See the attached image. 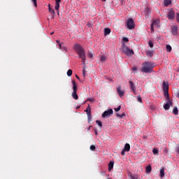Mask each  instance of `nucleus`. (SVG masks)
I'll use <instances>...</instances> for the list:
<instances>
[{"label": "nucleus", "instance_id": "nucleus-1", "mask_svg": "<svg viewBox=\"0 0 179 179\" xmlns=\"http://www.w3.org/2000/svg\"><path fill=\"white\" fill-rule=\"evenodd\" d=\"M74 50L79 56V58L82 60L83 65H85L86 62V52L82 45L77 44L74 45Z\"/></svg>", "mask_w": 179, "mask_h": 179}, {"label": "nucleus", "instance_id": "nucleus-2", "mask_svg": "<svg viewBox=\"0 0 179 179\" xmlns=\"http://www.w3.org/2000/svg\"><path fill=\"white\" fill-rule=\"evenodd\" d=\"M143 66L141 72H144V73H151V72H153L155 63L152 62H145L143 63Z\"/></svg>", "mask_w": 179, "mask_h": 179}, {"label": "nucleus", "instance_id": "nucleus-3", "mask_svg": "<svg viewBox=\"0 0 179 179\" xmlns=\"http://www.w3.org/2000/svg\"><path fill=\"white\" fill-rule=\"evenodd\" d=\"M122 51L124 55H127V57H131V55H134V52L132 49H129V48L127 47L125 43H122Z\"/></svg>", "mask_w": 179, "mask_h": 179}, {"label": "nucleus", "instance_id": "nucleus-4", "mask_svg": "<svg viewBox=\"0 0 179 179\" xmlns=\"http://www.w3.org/2000/svg\"><path fill=\"white\" fill-rule=\"evenodd\" d=\"M71 82L73 85V92L71 96L74 100H78V99H79V96H78V85L73 80Z\"/></svg>", "mask_w": 179, "mask_h": 179}, {"label": "nucleus", "instance_id": "nucleus-5", "mask_svg": "<svg viewBox=\"0 0 179 179\" xmlns=\"http://www.w3.org/2000/svg\"><path fill=\"white\" fill-rule=\"evenodd\" d=\"M162 89L164 90V96L166 97L167 100H169V83L168 82H163L162 83Z\"/></svg>", "mask_w": 179, "mask_h": 179}, {"label": "nucleus", "instance_id": "nucleus-6", "mask_svg": "<svg viewBox=\"0 0 179 179\" xmlns=\"http://www.w3.org/2000/svg\"><path fill=\"white\" fill-rule=\"evenodd\" d=\"M127 27L129 30H132L135 29V22H134V20L132 18H129L127 20Z\"/></svg>", "mask_w": 179, "mask_h": 179}, {"label": "nucleus", "instance_id": "nucleus-7", "mask_svg": "<svg viewBox=\"0 0 179 179\" xmlns=\"http://www.w3.org/2000/svg\"><path fill=\"white\" fill-rule=\"evenodd\" d=\"M166 103L164 105V110H170V106L173 107V101L170 99V96H169V99H167V97H166Z\"/></svg>", "mask_w": 179, "mask_h": 179}, {"label": "nucleus", "instance_id": "nucleus-8", "mask_svg": "<svg viewBox=\"0 0 179 179\" xmlns=\"http://www.w3.org/2000/svg\"><path fill=\"white\" fill-rule=\"evenodd\" d=\"M85 112L87 113L89 123L90 121H92V108H90V104H88V106L87 107L86 110H85Z\"/></svg>", "mask_w": 179, "mask_h": 179}, {"label": "nucleus", "instance_id": "nucleus-9", "mask_svg": "<svg viewBox=\"0 0 179 179\" xmlns=\"http://www.w3.org/2000/svg\"><path fill=\"white\" fill-rule=\"evenodd\" d=\"M167 17L169 20H173L176 18V12L173 9L169 10L167 13Z\"/></svg>", "mask_w": 179, "mask_h": 179}, {"label": "nucleus", "instance_id": "nucleus-10", "mask_svg": "<svg viewBox=\"0 0 179 179\" xmlns=\"http://www.w3.org/2000/svg\"><path fill=\"white\" fill-rule=\"evenodd\" d=\"M113 114H114V111L113 110V109H109L103 113L102 118H106V117H111Z\"/></svg>", "mask_w": 179, "mask_h": 179}, {"label": "nucleus", "instance_id": "nucleus-11", "mask_svg": "<svg viewBox=\"0 0 179 179\" xmlns=\"http://www.w3.org/2000/svg\"><path fill=\"white\" fill-rule=\"evenodd\" d=\"M130 90L134 93V94L136 95V86H135V84L132 81H129Z\"/></svg>", "mask_w": 179, "mask_h": 179}, {"label": "nucleus", "instance_id": "nucleus-12", "mask_svg": "<svg viewBox=\"0 0 179 179\" xmlns=\"http://www.w3.org/2000/svg\"><path fill=\"white\" fill-rule=\"evenodd\" d=\"M129 150H131V145L129 143H126L124 145V149L121 152L122 156H124L125 152H129Z\"/></svg>", "mask_w": 179, "mask_h": 179}, {"label": "nucleus", "instance_id": "nucleus-13", "mask_svg": "<svg viewBox=\"0 0 179 179\" xmlns=\"http://www.w3.org/2000/svg\"><path fill=\"white\" fill-rule=\"evenodd\" d=\"M171 34L173 36H177L178 34V27L177 26H173L171 27Z\"/></svg>", "mask_w": 179, "mask_h": 179}, {"label": "nucleus", "instance_id": "nucleus-14", "mask_svg": "<svg viewBox=\"0 0 179 179\" xmlns=\"http://www.w3.org/2000/svg\"><path fill=\"white\" fill-rule=\"evenodd\" d=\"M118 95L120 97H123L124 94H125V91L121 90V87H117L116 89Z\"/></svg>", "mask_w": 179, "mask_h": 179}, {"label": "nucleus", "instance_id": "nucleus-15", "mask_svg": "<svg viewBox=\"0 0 179 179\" xmlns=\"http://www.w3.org/2000/svg\"><path fill=\"white\" fill-rule=\"evenodd\" d=\"M48 10L52 15V18L55 17V10L51 8V4H48Z\"/></svg>", "mask_w": 179, "mask_h": 179}, {"label": "nucleus", "instance_id": "nucleus-16", "mask_svg": "<svg viewBox=\"0 0 179 179\" xmlns=\"http://www.w3.org/2000/svg\"><path fill=\"white\" fill-rule=\"evenodd\" d=\"M113 169H114V162H110L108 163V171H111L113 170Z\"/></svg>", "mask_w": 179, "mask_h": 179}, {"label": "nucleus", "instance_id": "nucleus-17", "mask_svg": "<svg viewBox=\"0 0 179 179\" xmlns=\"http://www.w3.org/2000/svg\"><path fill=\"white\" fill-rule=\"evenodd\" d=\"M145 171H146L147 174H150V173L152 172V166L148 165V166H146Z\"/></svg>", "mask_w": 179, "mask_h": 179}, {"label": "nucleus", "instance_id": "nucleus-18", "mask_svg": "<svg viewBox=\"0 0 179 179\" xmlns=\"http://www.w3.org/2000/svg\"><path fill=\"white\" fill-rule=\"evenodd\" d=\"M111 33V29L110 28H105L104 29V36H108Z\"/></svg>", "mask_w": 179, "mask_h": 179}, {"label": "nucleus", "instance_id": "nucleus-19", "mask_svg": "<svg viewBox=\"0 0 179 179\" xmlns=\"http://www.w3.org/2000/svg\"><path fill=\"white\" fill-rule=\"evenodd\" d=\"M144 13L145 16H149V15H150V8H149V7H147L144 11Z\"/></svg>", "mask_w": 179, "mask_h": 179}, {"label": "nucleus", "instance_id": "nucleus-20", "mask_svg": "<svg viewBox=\"0 0 179 179\" xmlns=\"http://www.w3.org/2000/svg\"><path fill=\"white\" fill-rule=\"evenodd\" d=\"M100 61L101 62H106V61H107V57H106V55L101 56Z\"/></svg>", "mask_w": 179, "mask_h": 179}, {"label": "nucleus", "instance_id": "nucleus-21", "mask_svg": "<svg viewBox=\"0 0 179 179\" xmlns=\"http://www.w3.org/2000/svg\"><path fill=\"white\" fill-rule=\"evenodd\" d=\"M164 3L165 6H169V5L171 4V0H164Z\"/></svg>", "mask_w": 179, "mask_h": 179}, {"label": "nucleus", "instance_id": "nucleus-22", "mask_svg": "<svg viewBox=\"0 0 179 179\" xmlns=\"http://www.w3.org/2000/svg\"><path fill=\"white\" fill-rule=\"evenodd\" d=\"M173 113L174 115H178V108L177 107L173 108Z\"/></svg>", "mask_w": 179, "mask_h": 179}, {"label": "nucleus", "instance_id": "nucleus-23", "mask_svg": "<svg viewBox=\"0 0 179 179\" xmlns=\"http://www.w3.org/2000/svg\"><path fill=\"white\" fill-rule=\"evenodd\" d=\"M146 55L147 57H150V58H152L153 57V51H147Z\"/></svg>", "mask_w": 179, "mask_h": 179}, {"label": "nucleus", "instance_id": "nucleus-24", "mask_svg": "<svg viewBox=\"0 0 179 179\" xmlns=\"http://www.w3.org/2000/svg\"><path fill=\"white\" fill-rule=\"evenodd\" d=\"M164 177V168L160 169V178H163Z\"/></svg>", "mask_w": 179, "mask_h": 179}, {"label": "nucleus", "instance_id": "nucleus-25", "mask_svg": "<svg viewBox=\"0 0 179 179\" xmlns=\"http://www.w3.org/2000/svg\"><path fill=\"white\" fill-rule=\"evenodd\" d=\"M171 50H173V48H171V45H166V51H167V52H171Z\"/></svg>", "mask_w": 179, "mask_h": 179}, {"label": "nucleus", "instance_id": "nucleus-26", "mask_svg": "<svg viewBox=\"0 0 179 179\" xmlns=\"http://www.w3.org/2000/svg\"><path fill=\"white\" fill-rule=\"evenodd\" d=\"M116 117L119 118H122L123 117H125V113H122L121 115H120L119 113H116Z\"/></svg>", "mask_w": 179, "mask_h": 179}, {"label": "nucleus", "instance_id": "nucleus-27", "mask_svg": "<svg viewBox=\"0 0 179 179\" xmlns=\"http://www.w3.org/2000/svg\"><path fill=\"white\" fill-rule=\"evenodd\" d=\"M55 10H59V3H55Z\"/></svg>", "mask_w": 179, "mask_h": 179}, {"label": "nucleus", "instance_id": "nucleus-28", "mask_svg": "<svg viewBox=\"0 0 179 179\" xmlns=\"http://www.w3.org/2000/svg\"><path fill=\"white\" fill-rule=\"evenodd\" d=\"M72 73H73L72 69H69L67 71V76H72Z\"/></svg>", "mask_w": 179, "mask_h": 179}, {"label": "nucleus", "instance_id": "nucleus-29", "mask_svg": "<svg viewBox=\"0 0 179 179\" xmlns=\"http://www.w3.org/2000/svg\"><path fill=\"white\" fill-rule=\"evenodd\" d=\"M90 150H92V152H96V146L94 145H91Z\"/></svg>", "mask_w": 179, "mask_h": 179}, {"label": "nucleus", "instance_id": "nucleus-30", "mask_svg": "<svg viewBox=\"0 0 179 179\" xmlns=\"http://www.w3.org/2000/svg\"><path fill=\"white\" fill-rule=\"evenodd\" d=\"M137 100L138 103H143L142 98L141 97V95L137 96Z\"/></svg>", "mask_w": 179, "mask_h": 179}, {"label": "nucleus", "instance_id": "nucleus-31", "mask_svg": "<svg viewBox=\"0 0 179 179\" xmlns=\"http://www.w3.org/2000/svg\"><path fill=\"white\" fill-rule=\"evenodd\" d=\"M96 123L99 126V127H103V123L100 120H96Z\"/></svg>", "mask_w": 179, "mask_h": 179}, {"label": "nucleus", "instance_id": "nucleus-32", "mask_svg": "<svg viewBox=\"0 0 179 179\" xmlns=\"http://www.w3.org/2000/svg\"><path fill=\"white\" fill-rule=\"evenodd\" d=\"M130 178L131 179H138V176H137V175L134 176L132 174H130Z\"/></svg>", "mask_w": 179, "mask_h": 179}, {"label": "nucleus", "instance_id": "nucleus-33", "mask_svg": "<svg viewBox=\"0 0 179 179\" xmlns=\"http://www.w3.org/2000/svg\"><path fill=\"white\" fill-rule=\"evenodd\" d=\"M152 153H154V155H157V153H159V150L156 148H154L152 150Z\"/></svg>", "mask_w": 179, "mask_h": 179}, {"label": "nucleus", "instance_id": "nucleus-34", "mask_svg": "<svg viewBox=\"0 0 179 179\" xmlns=\"http://www.w3.org/2000/svg\"><path fill=\"white\" fill-rule=\"evenodd\" d=\"M31 2L34 3V6L37 8V0H31Z\"/></svg>", "mask_w": 179, "mask_h": 179}, {"label": "nucleus", "instance_id": "nucleus-35", "mask_svg": "<svg viewBox=\"0 0 179 179\" xmlns=\"http://www.w3.org/2000/svg\"><path fill=\"white\" fill-rule=\"evenodd\" d=\"M61 50H63V51H66V52H68V48H66L64 45H63Z\"/></svg>", "mask_w": 179, "mask_h": 179}, {"label": "nucleus", "instance_id": "nucleus-36", "mask_svg": "<svg viewBox=\"0 0 179 179\" xmlns=\"http://www.w3.org/2000/svg\"><path fill=\"white\" fill-rule=\"evenodd\" d=\"M148 44L150 48H153V42L152 41H149Z\"/></svg>", "mask_w": 179, "mask_h": 179}, {"label": "nucleus", "instance_id": "nucleus-37", "mask_svg": "<svg viewBox=\"0 0 179 179\" xmlns=\"http://www.w3.org/2000/svg\"><path fill=\"white\" fill-rule=\"evenodd\" d=\"M123 41H124V43H128V41H129V39H128V38L127 37H124L122 38Z\"/></svg>", "mask_w": 179, "mask_h": 179}, {"label": "nucleus", "instance_id": "nucleus-38", "mask_svg": "<svg viewBox=\"0 0 179 179\" xmlns=\"http://www.w3.org/2000/svg\"><path fill=\"white\" fill-rule=\"evenodd\" d=\"M120 110H121V106H119L117 108H115V111H116V113H118Z\"/></svg>", "mask_w": 179, "mask_h": 179}, {"label": "nucleus", "instance_id": "nucleus-39", "mask_svg": "<svg viewBox=\"0 0 179 179\" xmlns=\"http://www.w3.org/2000/svg\"><path fill=\"white\" fill-rule=\"evenodd\" d=\"M155 23H156V21H153L152 24H151V31H154V28H153V24H155Z\"/></svg>", "mask_w": 179, "mask_h": 179}, {"label": "nucleus", "instance_id": "nucleus-40", "mask_svg": "<svg viewBox=\"0 0 179 179\" xmlns=\"http://www.w3.org/2000/svg\"><path fill=\"white\" fill-rule=\"evenodd\" d=\"M83 78H86V70L85 69L83 70Z\"/></svg>", "mask_w": 179, "mask_h": 179}, {"label": "nucleus", "instance_id": "nucleus-41", "mask_svg": "<svg viewBox=\"0 0 179 179\" xmlns=\"http://www.w3.org/2000/svg\"><path fill=\"white\" fill-rule=\"evenodd\" d=\"M58 45H59V50H61L62 48V47L64 46V43H61Z\"/></svg>", "mask_w": 179, "mask_h": 179}, {"label": "nucleus", "instance_id": "nucleus-42", "mask_svg": "<svg viewBox=\"0 0 179 179\" xmlns=\"http://www.w3.org/2000/svg\"><path fill=\"white\" fill-rule=\"evenodd\" d=\"M87 57H88V58H93V54L88 53Z\"/></svg>", "mask_w": 179, "mask_h": 179}, {"label": "nucleus", "instance_id": "nucleus-43", "mask_svg": "<svg viewBox=\"0 0 179 179\" xmlns=\"http://www.w3.org/2000/svg\"><path fill=\"white\" fill-rule=\"evenodd\" d=\"M176 20H177L178 23H179V13L176 14Z\"/></svg>", "mask_w": 179, "mask_h": 179}, {"label": "nucleus", "instance_id": "nucleus-44", "mask_svg": "<svg viewBox=\"0 0 179 179\" xmlns=\"http://www.w3.org/2000/svg\"><path fill=\"white\" fill-rule=\"evenodd\" d=\"M120 3L122 5H125V0H120Z\"/></svg>", "mask_w": 179, "mask_h": 179}, {"label": "nucleus", "instance_id": "nucleus-45", "mask_svg": "<svg viewBox=\"0 0 179 179\" xmlns=\"http://www.w3.org/2000/svg\"><path fill=\"white\" fill-rule=\"evenodd\" d=\"M55 3H61V0H55Z\"/></svg>", "mask_w": 179, "mask_h": 179}, {"label": "nucleus", "instance_id": "nucleus-46", "mask_svg": "<svg viewBox=\"0 0 179 179\" xmlns=\"http://www.w3.org/2000/svg\"><path fill=\"white\" fill-rule=\"evenodd\" d=\"M132 71H138V68L137 67H133Z\"/></svg>", "mask_w": 179, "mask_h": 179}, {"label": "nucleus", "instance_id": "nucleus-47", "mask_svg": "<svg viewBox=\"0 0 179 179\" xmlns=\"http://www.w3.org/2000/svg\"><path fill=\"white\" fill-rule=\"evenodd\" d=\"M56 43L58 44V45H59V44H61V42L59 41V40H57V41H56Z\"/></svg>", "mask_w": 179, "mask_h": 179}, {"label": "nucleus", "instance_id": "nucleus-48", "mask_svg": "<svg viewBox=\"0 0 179 179\" xmlns=\"http://www.w3.org/2000/svg\"><path fill=\"white\" fill-rule=\"evenodd\" d=\"M87 26H88V27H92V24L90 23V22H89L88 24H87Z\"/></svg>", "mask_w": 179, "mask_h": 179}, {"label": "nucleus", "instance_id": "nucleus-49", "mask_svg": "<svg viewBox=\"0 0 179 179\" xmlns=\"http://www.w3.org/2000/svg\"><path fill=\"white\" fill-rule=\"evenodd\" d=\"M94 99H87V101H93Z\"/></svg>", "mask_w": 179, "mask_h": 179}, {"label": "nucleus", "instance_id": "nucleus-50", "mask_svg": "<svg viewBox=\"0 0 179 179\" xmlns=\"http://www.w3.org/2000/svg\"><path fill=\"white\" fill-rule=\"evenodd\" d=\"M95 135H98L97 129H94Z\"/></svg>", "mask_w": 179, "mask_h": 179}, {"label": "nucleus", "instance_id": "nucleus-51", "mask_svg": "<svg viewBox=\"0 0 179 179\" xmlns=\"http://www.w3.org/2000/svg\"><path fill=\"white\" fill-rule=\"evenodd\" d=\"M76 78H77L78 80H80V78H79L78 75H76Z\"/></svg>", "mask_w": 179, "mask_h": 179}, {"label": "nucleus", "instance_id": "nucleus-52", "mask_svg": "<svg viewBox=\"0 0 179 179\" xmlns=\"http://www.w3.org/2000/svg\"><path fill=\"white\" fill-rule=\"evenodd\" d=\"M92 127H93V126H90V127H88V129H87V131H90V128H92Z\"/></svg>", "mask_w": 179, "mask_h": 179}, {"label": "nucleus", "instance_id": "nucleus-53", "mask_svg": "<svg viewBox=\"0 0 179 179\" xmlns=\"http://www.w3.org/2000/svg\"><path fill=\"white\" fill-rule=\"evenodd\" d=\"M143 139H146V138H148V136H143Z\"/></svg>", "mask_w": 179, "mask_h": 179}, {"label": "nucleus", "instance_id": "nucleus-54", "mask_svg": "<svg viewBox=\"0 0 179 179\" xmlns=\"http://www.w3.org/2000/svg\"><path fill=\"white\" fill-rule=\"evenodd\" d=\"M79 108H80V106L76 107L77 110L79 109Z\"/></svg>", "mask_w": 179, "mask_h": 179}, {"label": "nucleus", "instance_id": "nucleus-55", "mask_svg": "<svg viewBox=\"0 0 179 179\" xmlns=\"http://www.w3.org/2000/svg\"><path fill=\"white\" fill-rule=\"evenodd\" d=\"M102 2H106L107 0H101Z\"/></svg>", "mask_w": 179, "mask_h": 179}, {"label": "nucleus", "instance_id": "nucleus-56", "mask_svg": "<svg viewBox=\"0 0 179 179\" xmlns=\"http://www.w3.org/2000/svg\"><path fill=\"white\" fill-rule=\"evenodd\" d=\"M57 15H59V10H57Z\"/></svg>", "mask_w": 179, "mask_h": 179}, {"label": "nucleus", "instance_id": "nucleus-57", "mask_svg": "<svg viewBox=\"0 0 179 179\" xmlns=\"http://www.w3.org/2000/svg\"><path fill=\"white\" fill-rule=\"evenodd\" d=\"M54 34V32H51L50 34L52 35Z\"/></svg>", "mask_w": 179, "mask_h": 179}, {"label": "nucleus", "instance_id": "nucleus-58", "mask_svg": "<svg viewBox=\"0 0 179 179\" xmlns=\"http://www.w3.org/2000/svg\"><path fill=\"white\" fill-rule=\"evenodd\" d=\"M101 173H102V174H103V172H101Z\"/></svg>", "mask_w": 179, "mask_h": 179}, {"label": "nucleus", "instance_id": "nucleus-59", "mask_svg": "<svg viewBox=\"0 0 179 179\" xmlns=\"http://www.w3.org/2000/svg\"><path fill=\"white\" fill-rule=\"evenodd\" d=\"M101 173H102V174H103V172H101Z\"/></svg>", "mask_w": 179, "mask_h": 179}, {"label": "nucleus", "instance_id": "nucleus-60", "mask_svg": "<svg viewBox=\"0 0 179 179\" xmlns=\"http://www.w3.org/2000/svg\"><path fill=\"white\" fill-rule=\"evenodd\" d=\"M108 179H111V178H108Z\"/></svg>", "mask_w": 179, "mask_h": 179}]
</instances>
